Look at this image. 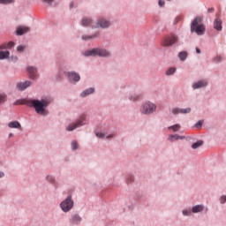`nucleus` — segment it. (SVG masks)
<instances>
[{
	"label": "nucleus",
	"instance_id": "f03ea898",
	"mask_svg": "<svg viewBox=\"0 0 226 226\" xmlns=\"http://www.w3.org/2000/svg\"><path fill=\"white\" fill-rule=\"evenodd\" d=\"M84 57H110L112 54L105 48L97 47L82 52Z\"/></svg>",
	"mask_w": 226,
	"mask_h": 226
},
{
	"label": "nucleus",
	"instance_id": "20e7f679",
	"mask_svg": "<svg viewBox=\"0 0 226 226\" xmlns=\"http://www.w3.org/2000/svg\"><path fill=\"white\" fill-rule=\"evenodd\" d=\"M88 123L89 121L87 120V115L82 114L74 123L69 124L65 130L66 132H73V130H77V128L86 126V124H88Z\"/></svg>",
	"mask_w": 226,
	"mask_h": 226
},
{
	"label": "nucleus",
	"instance_id": "aec40b11",
	"mask_svg": "<svg viewBox=\"0 0 226 226\" xmlns=\"http://www.w3.org/2000/svg\"><path fill=\"white\" fill-rule=\"evenodd\" d=\"M186 137L185 136H179L178 134H170L168 137V140L170 142H175V140H185Z\"/></svg>",
	"mask_w": 226,
	"mask_h": 226
},
{
	"label": "nucleus",
	"instance_id": "2f4dec72",
	"mask_svg": "<svg viewBox=\"0 0 226 226\" xmlns=\"http://www.w3.org/2000/svg\"><path fill=\"white\" fill-rule=\"evenodd\" d=\"M26 45H19L17 47V52L22 53L24 50H26Z\"/></svg>",
	"mask_w": 226,
	"mask_h": 226
},
{
	"label": "nucleus",
	"instance_id": "cd10ccee",
	"mask_svg": "<svg viewBox=\"0 0 226 226\" xmlns=\"http://www.w3.org/2000/svg\"><path fill=\"white\" fill-rule=\"evenodd\" d=\"M46 181L50 185H56V177L52 175H47Z\"/></svg>",
	"mask_w": 226,
	"mask_h": 226
},
{
	"label": "nucleus",
	"instance_id": "58836bf2",
	"mask_svg": "<svg viewBox=\"0 0 226 226\" xmlns=\"http://www.w3.org/2000/svg\"><path fill=\"white\" fill-rule=\"evenodd\" d=\"M0 50H8V44L7 42H4L0 45Z\"/></svg>",
	"mask_w": 226,
	"mask_h": 226
},
{
	"label": "nucleus",
	"instance_id": "a878e982",
	"mask_svg": "<svg viewBox=\"0 0 226 226\" xmlns=\"http://www.w3.org/2000/svg\"><path fill=\"white\" fill-rule=\"evenodd\" d=\"M202 146H204V140L200 139L192 145V149H199V147H202Z\"/></svg>",
	"mask_w": 226,
	"mask_h": 226
},
{
	"label": "nucleus",
	"instance_id": "f257e3e1",
	"mask_svg": "<svg viewBox=\"0 0 226 226\" xmlns=\"http://www.w3.org/2000/svg\"><path fill=\"white\" fill-rule=\"evenodd\" d=\"M54 102V99L50 95H44L38 99H19L14 102V105H26L34 109L38 116H43L44 117L49 116V109L47 108Z\"/></svg>",
	"mask_w": 226,
	"mask_h": 226
},
{
	"label": "nucleus",
	"instance_id": "4468645a",
	"mask_svg": "<svg viewBox=\"0 0 226 226\" xmlns=\"http://www.w3.org/2000/svg\"><path fill=\"white\" fill-rule=\"evenodd\" d=\"M29 31H31V28L29 26H19L16 28L15 34L16 36H24V34H27Z\"/></svg>",
	"mask_w": 226,
	"mask_h": 226
},
{
	"label": "nucleus",
	"instance_id": "8fccbe9b",
	"mask_svg": "<svg viewBox=\"0 0 226 226\" xmlns=\"http://www.w3.org/2000/svg\"><path fill=\"white\" fill-rule=\"evenodd\" d=\"M196 53H197V54H200V49L196 48Z\"/></svg>",
	"mask_w": 226,
	"mask_h": 226
},
{
	"label": "nucleus",
	"instance_id": "1a4fd4ad",
	"mask_svg": "<svg viewBox=\"0 0 226 226\" xmlns=\"http://www.w3.org/2000/svg\"><path fill=\"white\" fill-rule=\"evenodd\" d=\"M26 71L30 80H38V79L40 78V73L38 72V67L29 65L26 67Z\"/></svg>",
	"mask_w": 226,
	"mask_h": 226
},
{
	"label": "nucleus",
	"instance_id": "bb28decb",
	"mask_svg": "<svg viewBox=\"0 0 226 226\" xmlns=\"http://www.w3.org/2000/svg\"><path fill=\"white\" fill-rule=\"evenodd\" d=\"M168 130H172L174 132H179L181 130V124H175L168 127Z\"/></svg>",
	"mask_w": 226,
	"mask_h": 226
},
{
	"label": "nucleus",
	"instance_id": "7c9ffc66",
	"mask_svg": "<svg viewBox=\"0 0 226 226\" xmlns=\"http://www.w3.org/2000/svg\"><path fill=\"white\" fill-rule=\"evenodd\" d=\"M71 149H72V151H77V149H79V142H77V140L72 141Z\"/></svg>",
	"mask_w": 226,
	"mask_h": 226
},
{
	"label": "nucleus",
	"instance_id": "9b49d317",
	"mask_svg": "<svg viewBox=\"0 0 226 226\" xmlns=\"http://www.w3.org/2000/svg\"><path fill=\"white\" fill-rule=\"evenodd\" d=\"M209 81L207 79H200L194 83H192V89H204V87H207Z\"/></svg>",
	"mask_w": 226,
	"mask_h": 226
},
{
	"label": "nucleus",
	"instance_id": "de8ad7c7",
	"mask_svg": "<svg viewBox=\"0 0 226 226\" xmlns=\"http://www.w3.org/2000/svg\"><path fill=\"white\" fill-rule=\"evenodd\" d=\"M69 6H70L71 9L73 8L74 3H73V2H71Z\"/></svg>",
	"mask_w": 226,
	"mask_h": 226
},
{
	"label": "nucleus",
	"instance_id": "a18cd8bd",
	"mask_svg": "<svg viewBox=\"0 0 226 226\" xmlns=\"http://www.w3.org/2000/svg\"><path fill=\"white\" fill-rule=\"evenodd\" d=\"M207 11H208V13H214L215 12V8H208Z\"/></svg>",
	"mask_w": 226,
	"mask_h": 226
},
{
	"label": "nucleus",
	"instance_id": "39448f33",
	"mask_svg": "<svg viewBox=\"0 0 226 226\" xmlns=\"http://www.w3.org/2000/svg\"><path fill=\"white\" fill-rule=\"evenodd\" d=\"M156 108L157 107L154 102L147 101L140 106L139 112L143 116H151L156 112Z\"/></svg>",
	"mask_w": 226,
	"mask_h": 226
},
{
	"label": "nucleus",
	"instance_id": "7ed1b4c3",
	"mask_svg": "<svg viewBox=\"0 0 226 226\" xmlns=\"http://www.w3.org/2000/svg\"><path fill=\"white\" fill-rule=\"evenodd\" d=\"M202 17L197 16L191 23V33H196L198 36L206 34V25L202 24Z\"/></svg>",
	"mask_w": 226,
	"mask_h": 226
},
{
	"label": "nucleus",
	"instance_id": "b1692460",
	"mask_svg": "<svg viewBox=\"0 0 226 226\" xmlns=\"http://www.w3.org/2000/svg\"><path fill=\"white\" fill-rule=\"evenodd\" d=\"M178 58L180 61L185 62L188 58V52L187 51H181L178 53Z\"/></svg>",
	"mask_w": 226,
	"mask_h": 226
},
{
	"label": "nucleus",
	"instance_id": "f3484780",
	"mask_svg": "<svg viewBox=\"0 0 226 226\" xmlns=\"http://www.w3.org/2000/svg\"><path fill=\"white\" fill-rule=\"evenodd\" d=\"M192 211L194 215H197L199 213H202L203 211H206V213H207L208 208L207 207L202 205V204H199V205H195L192 207Z\"/></svg>",
	"mask_w": 226,
	"mask_h": 226
},
{
	"label": "nucleus",
	"instance_id": "37998d69",
	"mask_svg": "<svg viewBox=\"0 0 226 226\" xmlns=\"http://www.w3.org/2000/svg\"><path fill=\"white\" fill-rule=\"evenodd\" d=\"M220 202L221 204H225L226 202V196L225 195H222L220 197Z\"/></svg>",
	"mask_w": 226,
	"mask_h": 226
},
{
	"label": "nucleus",
	"instance_id": "dca6fc26",
	"mask_svg": "<svg viewBox=\"0 0 226 226\" xmlns=\"http://www.w3.org/2000/svg\"><path fill=\"white\" fill-rule=\"evenodd\" d=\"M82 217L79 214H72L69 219L70 225H80Z\"/></svg>",
	"mask_w": 226,
	"mask_h": 226
},
{
	"label": "nucleus",
	"instance_id": "c85d7f7f",
	"mask_svg": "<svg viewBox=\"0 0 226 226\" xmlns=\"http://www.w3.org/2000/svg\"><path fill=\"white\" fill-rule=\"evenodd\" d=\"M177 70V69L176 67H170L165 72V75H167V77H170V75H174V73H176Z\"/></svg>",
	"mask_w": 226,
	"mask_h": 226
},
{
	"label": "nucleus",
	"instance_id": "f8f14e48",
	"mask_svg": "<svg viewBox=\"0 0 226 226\" xmlns=\"http://www.w3.org/2000/svg\"><path fill=\"white\" fill-rule=\"evenodd\" d=\"M31 86H33V81L31 80L19 81L16 85V89L18 91H26V89L31 87Z\"/></svg>",
	"mask_w": 226,
	"mask_h": 226
},
{
	"label": "nucleus",
	"instance_id": "4c0bfd02",
	"mask_svg": "<svg viewBox=\"0 0 226 226\" xmlns=\"http://www.w3.org/2000/svg\"><path fill=\"white\" fill-rule=\"evenodd\" d=\"M6 102V94H0V103H4Z\"/></svg>",
	"mask_w": 226,
	"mask_h": 226
},
{
	"label": "nucleus",
	"instance_id": "2eb2a0df",
	"mask_svg": "<svg viewBox=\"0 0 226 226\" xmlns=\"http://www.w3.org/2000/svg\"><path fill=\"white\" fill-rule=\"evenodd\" d=\"M190 112H192V108H177L175 107L171 109V114H173V116H177L178 114H190Z\"/></svg>",
	"mask_w": 226,
	"mask_h": 226
},
{
	"label": "nucleus",
	"instance_id": "423d86ee",
	"mask_svg": "<svg viewBox=\"0 0 226 226\" xmlns=\"http://www.w3.org/2000/svg\"><path fill=\"white\" fill-rule=\"evenodd\" d=\"M60 209L63 213H70L73 209V206H75V201H73V196L69 194L60 204Z\"/></svg>",
	"mask_w": 226,
	"mask_h": 226
},
{
	"label": "nucleus",
	"instance_id": "f704fd0d",
	"mask_svg": "<svg viewBox=\"0 0 226 226\" xmlns=\"http://www.w3.org/2000/svg\"><path fill=\"white\" fill-rule=\"evenodd\" d=\"M204 124V120H200L194 124V128H202Z\"/></svg>",
	"mask_w": 226,
	"mask_h": 226
},
{
	"label": "nucleus",
	"instance_id": "412c9836",
	"mask_svg": "<svg viewBox=\"0 0 226 226\" xmlns=\"http://www.w3.org/2000/svg\"><path fill=\"white\" fill-rule=\"evenodd\" d=\"M4 59H10L9 50H0V61H4Z\"/></svg>",
	"mask_w": 226,
	"mask_h": 226
},
{
	"label": "nucleus",
	"instance_id": "5701e85b",
	"mask_svg": "<svg viewBox=\"0 0 226 226\" xmlns=\"http://www.w3.org/2000/svg\"><path fill=\"white\" fill-rule=\"evenodd\" d=\"M9 128H16L18 130H20L22 128V125L19 123V121H12L8 124Z\"/></svg>",
	"mask_w": 226,
	"mask_h": 226
},
{
	"label": "nucleus",
	"instance_id": "0eeeda50",
	"mask_svg": "<svg viewBox=\"0 0 226 226\" xmlns=\"http://www.w3.org/2000/svg\"><path fill=\"white\" fill-rule=\"evenodd\" d=\"M110 26H112L110 19L102 17L96 19L95 23L92 26V29H109Z\"/></svg>",
	"mask_w": 226,
	"mask_h": 226
},
{
	"label": "nucleus",
	"instance_id": "3c124183",
	"mask_svg": "<svg viewBox=\"0 0 226 226\" xmlns=\"http://www.w3.org/2000/svg\"><path fill=\"white\" fill-rule=\"evenodd\" d=\"M11 137H13V133L9 134V139H11Z\"/></svg>",
	"mask_w": 226,
	"mask_h": 226
},
{
	"label": "nucleus",
	"instance_id": "e433bc0d",
	"mask_svg": "<svg viewBox=\"0 0 226 226\" xmlns=\"http://www.w3.org/2000/svg\"><path fill=\"white\" fill-rule=\"evenodd\" d=\"M133 181H134V178H133L132 175H128L126 177L127 185H130V183H133Z\"/></svg>",
	"mask_w": 226,
	"mask_h": 226
},
{
	"label": "nucleus",
	"instance_id": "6e6552de",
	"mask_svg": "<svg viewBox=\"0 0 226 226\" xmlns=\"http://www.w3.org/2000/svg\"><path fill=\"white\" fill-rule=\"evenodd\" d=\"M179 41V36L176 34H171L169 36L163 37L161 40L162 47H172V45H176Z\"/></svg>",
	"mask_w": 226,
	"mask_h": 226
},
{
	"label": "nucleus",
	"instance_id": "ddd939ff",
	"mask_svg": "<svg viewBox=\"0 0 226 226\" xmlns=\"http://www.w3.org/2000/svg\"><path fill=\"white\" fill-rule=\"evenodd\" d=\"M100 36H101L100 31H95L92 34H83L81 36V40L83 41H91L92 40H97V38H100Z\"/></svg>",
	"mask_w": 226,
	"mask_h": 226
},
{
	"label": "nucleus",
	"instance_id": "a19ab883",
	"mask_svg": "<svg viewBox=\"0 0 226 226\" xmlns=\"http://www.w3.org/2000/svg\"><path fill=\"white\" fill-rule=\"evenodd\" d=\"M42 3H45V4H49V6H52V3H54V0H42Z\"/></svg>",
	"mask_w": 226,
	"mask_h": 226
},
{
	"label": "nucleus",
	"instance_id": "c9c22d12",
	"mask_svg": "<svg viewBox=\"0 0 226 226\" xmlns=\"http://www.w3.org/2000/svg\"><path fill=\"white\" fill-rule=\"evenodd\" d=\"M95 136L98 137V139H105V133L102 132H95Z\"/></svg>",
	"mask_w": 226,
	"mask_h": 226
},
{
	"label": "nucleus",
	"instance_id": "72a5a7b5",
	"mask_svg": "<svg viewBox=\"0 0 226 226\" xmlns=\"http://www.w3.org/2000/svg\"><path fill=\"white\" fill-rule=\"evenodd\" d=\"M15 3V0H0V4H11Z\"/></svg>",
	"mask_w": 226,
	"mask_h": 226
},
{
	"label": "nucleus",
	"instance_id": "4be33fe9",
	"mask_svg": "<svg viewBox=\"0 0 226 226\" xmlns=\"http://www.w3.org/2000/svg\"><path fill=\"white\" fill-rule=\"evenodd\" d=\"M214 27L216 29V31H222V19H215L214 21Z\"/></svg>",
	"mask_w": 226,
	"mask_h": 226
},
{
	"label": "nucleus",
	"instance_id": "c756f323",
	"mask_svg": "<svg viewBox=\"0 0 226 226\" xmlns=\"http://www.w3.org/2000/svg\"><path fill=\"white\" fill-rule=\"evenodd\" d=\"M192 208H184L183 210H182V215H183V216H192Z\"/></svg>",
	"mask_w": 226,
	"mask_h": 226
},
{
	"label": "nucleus",
	"instance_id": "09e8293b",
	"mask_svg": "<svg viewBox=\"0 0 226 226\" xmlns=\"http://www.w3.org/2000/svg\"><path fill=\"white\" fill-rule=\"evenodd\" d=\"M0 177H4V172L0 171Z\"/></svg>",
	"mask_w": 226,
	"mask_h": 226
},
{
	"label": "nucleus",
	"instance_id": "a211bd4d",
	"mask_svg": "<svg viewBox=\"0 0 226 226\" xmlns=\"http://www.w3.org/2000/svg\"><path fill=\"white\" fill-rule=\"evenodd\" d=\"M94 22V21L91 18L84 17L81 19V26H83V27H92L93 28Z\"/></svg>",
	"mask_w": 226,
	"mask_h": 226
},
{
	"label": "nucleus",
	"instance_id": "49530a36",
	"mask_svg": "<svg viewBox=\"0 0 226 226\" xmlns=\"http://www.w3.org/2000/svg\"><path fill=\"white\" fill-rule=\"evenodd\" d=\"M113 137H115V134H109L106 139H113Z\"/></svg>",
	"mask_w": 226,
	"mask_h": 226
},
{
	"label": "nucleus",
	"instance_id": "393cba45",
	"mask_svg": "<svg viewBox=\"0 0 226 226\" xmlns=\"http://www.w3.org/2000/svg\"><path fill=\"white\" fill-rule=\"evenodd\" d=\"M140 98H141L140 94H133L128 97V100H130L131 102H139Z\"/></svg>",
	"mask_w": 226,
	"mask_h": 226
},
{
	"label": "nucleus",
	"instance_id": "6ab92c4d",
	"mask_svg": "<svg viewBox=\"0 0 226 226\" xmlns=\"http://www.w3.org/2000/svg\"><path fill=\"white\" fill-rule=\"evenodd\" d=\"M95 91H96V89H94V87H89V88L83 90L80 93L79 96H80V98H87V96H90V94H94Z\"/></svg>",
	"mask_w": 226,
	"mask_h": 226
},
{
	"label": "nucleus",
	"instance_id": "ea45409f",
	"mask_svg": "<svg viewBox=\"0 0 226 226\" xmlns=\"http://www.w3.org/2000/svg\"><path fill=\"white\" fill-rule=\"evenodd\" d=\"M10 61H12L13 63H17L19 61V56H11V57L9 56Z\"/></svg>",
	"mask_w": 226,
	"mask_h": 226
},
{
	"label": "nucleus",
	"instance_id": "c03bdc74",
	"mask_svg": "<svg viewBox=\"0 0 226 226\" xmlns=\"http://www.w3.org/2000/svg\"><path fill=\"white\" fill-rule=\"evenodd\" d=\"M158 4L160 8H163V6H165V2L163 0H159Z\"/></svg>",
	"mask_w": 226,
	"mask_h": 226
},
{
	"label": "nucleus",
	"instance_id": "79ce46f5",
	"mask_svg": "<svg viewBox=\"0 0 226 226\" xmlns=\"http://www.w3.org/2000/svg\"><path fill=\"white\" fill-rule=\"evenodd\" d=\"M222 59H223V57H222V56H217L215 57V63H220L222 61Z\"/></svg>",
	"mask_w": 226,
	"mask_h": 226
},
{
	"label": "nucleus",
	"instance_id": "9d476101",
	"mask_svg": "<svg viewBox=\"0 0 226 226\" xmlns=\"http://www.w3.org/2000/svg\"><path fill=\"white\" fill-rule=\"evenodd\" d=\"M67 79L71 84H77V82H80V74L76 72H68Z\"/></svg>",
	"mask_w": 226,
	"mask_h": 226
},
{
	"label": "nucleus",
	"instance_id": "473e14b6",
	"mask_svg": "<svg viewBox=\"0 0 226 226\" xmlns=\"http://www.w3.org/2000/svg\"><path fill=\"white\" fill-rule=\"evenodd\" d=\"M13 47H15V42L13 41H10L9 42H7V49L8 50H11V49H13Z\"/></svg>",
	"mask_w": 226,
	"mask_h": 226
}]
</instances>
